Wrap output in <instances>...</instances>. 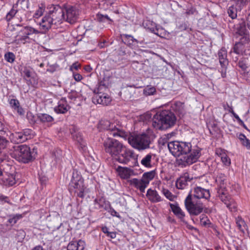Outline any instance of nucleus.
<instances>
[{
	"label": "nucleus",
	"instance_id": "obj_1",
	"mask_svg": "<svg viewBox=\"0 0 250 250\" xmlns=\"http://www.w3.org/2000/svg\"><path fill=\"white\" fill-rule=\"evenodd\" d=\"M203 188L200 187L194 188L193 194L189 193L185 200V205L190 214L197 215L202 212L203 209Z\"/></svg>",
	"mask_w": 250,
	"mask_h": 250
},
{
	"label": "nucleus",
	"instance_id": "obj_2",
	"mask_svg": "<svg viewBox=\"0 0 250 250\" xmlns=\"http://www.w3.org/2000/svg\"><path fill=\"white\" fill-rule=\"evenodd\" d=\"M225 180V176L223 174H219L216 177L215 181L218 184L217 195L230 211L235 212L237 206L234 200L228 194L224 183Z\"/></svg>",
	"mask_w": 250,
	"mask_h": 250
},
{
	"label": "nucleus",
	"instance_id": "obj_3",
	"mask_svg": "<svg viewBox=\"0 0 250 250\" xmlns=\"http://www.w3.org/2000/svg\"><path fill=\"white\" fill-rule=\"evenodd\" d=\"M39 33V31L31 26H27L22 28L19 32L18 34L14 35L12 42L16 44L21 45V44H25L31 43L34 41L29 37L30 35L33 34H37ZM12 35L10 34V31L8 30L6 31V36L12 38Z\"/></svg>",
	"mask_w": 250,
	"mask_h": 250
},
{
	"label": "nucleus",
	"instance_id": "obj_4",
	"mask_svg": "<svg viewBox=\"0 0 250 250\" xmlns=\"http://www.w3.org/2000/svg\"><path fill=\"white\" fill-rule=\"evenodd\" d=\"M13 156L18 161L23 163H28L35 158L36 153L34 149L26 145L15 146L13 147Z\"/></svg>",
	"mask_w": 250,
	"mask_h": 250
},
{
	"label": "nucleus",
	"instance_id": "obj_5",
	"mask_svg": "<svg viewBox=\"0 0 250 250\" xmlns=\"http://www.w3.org/2000/svg\"><path fill=\"white\" fill-rule=\"evenodd\" d=\"M176 120L173 113L168 110H163L154 115L152 125H173Z\"/></svg>",
	"mask_w": 250,
	"mask_h": 250
},
{
	"label": "nucleus",
	"instance_id": "obj_6",
	"mask_svg": "<svg viewBox=\"0 0 250 250\" xmlns=\"http://www.w3.org/2000/svg\"><path fill=\"white\" fill-rule=\"evenodd\" d=\"M128 142L134 148L145 150L150 147V136L147 133H143L129 138Z\"/></svg>",
	"mask_w": 250,
	"mask_h": 250
},
{
	"label": "nucleus",
	"instance_id": "obj_7",
	"mask_svg": "<svg viewBox=\"0 0 250 250\" xmlns=\"http://www.w3.org/2000/svg\"><path fill=\"white\" fill-rule=\"evenodd\" d=\"M69 188L71 190L75 189V192L77 194L78 197L82 198L84 197L85 188L83 185V180L78 171L75 169L73 171L72 179L69 184Z\"/></svg>",
	"mask_w": 250,
	"mask_h": 250
},
{
	"label": "nucleus",
	"instance_id": "obj_8",
	"mask_svg": "<svg viewBox=\"0 0 250 250\" xmlns=\"http://www.w3.org/2000/svg\"><path fill=\"white\" fill-rule=\"evenodd\" d=\"M104 147L106 153L112 156L117 157L121 151L123 145L115 139H109L104 143Z\"/></svg>",
	"mask_w": 250,
	"mask_h": 250
},
{
	"label": "nucleus",
	"instance_id": "obj_9",
	"mask_svg": "<svg viewBox=\"0 0 250 250\" xmlns=\"http://www.w3.org/2000/svg\"><path fill=\"white\" fill-rule=\"evenodd\" d=\"M49 16L53 24L58 26L65 21L64 12L58 5H52L49 7Z\"/></svg>",
	"mask_w": 250,
	"mask_h": 250
},
{
	"label": "nucleus",
	"instance_id": "obj_10",
	"mask_svg": "<svg viewBox=\"0 0 250 250\" xmlns=\"http://www.w3.org/2000/svg\"><path fill=\"white\" fill-rule=\"evenodd\" d=\"M247 19H238L234 21H229L228 26L234 33L241 36L245 35L247 32Z\"/></svg>",
	"mask_w": 250,
	"mask_h": 250
},
{
	"label": "nucleus",
	"instance_id": "obj_11",
	"mask_svg": "<svg viewBox=\"0 0 250 250\" xmlns=\"http://www.w3.org/2000/svg\"><path fill=\"white\" fill-rule=\"evenodd\" d=\"M115 159L120 163L128 164L131 160L135 161L136 158L133 151L125 148H122L121 151L117 156Z\"/></svg>",
	"mask_w": 250,
	"mask_h": 250
},
{
	"label": "nucleus",
	"instance_id": "obj_12",
	"mask_svg": "<svg viewBox=\"0 0 250 250\" xmlns=\"http://www.w3.org/2000/svg\"><path fill=\"white\" fill-rule=\"evenodd\" d=\"M62 9L64 12L65 21L70 23L76 22L79 15V10L76 7L71 5H67Z\"/></svg>",
	"mask_w": 250,
	"mask_h": 250
},
{
	"label": "nucleus",
	"instance_id": "obj_13",
	"mask_svg": "<svg viewBox=\"0 0 250 250\" xmlns=\"http://www.w3.org/2000/svg\"><path fill=\"white\" fill-rule=\"evenodd\" d=\"M218 59L221 66V73L223 78L226 76L227 66L229 61L227 59V51L224 48H222L218 52Z\"/></svg>",
	"mask_w": 250,
	"mask_h": 250
},
{
	"label": "nucleus",
	"instance_id": "obj_14",
	"mask_svg": "<svg viewBox=\"0 0 250 250\" xmlns=\"http://www.w3.org/2000/svg\"><path fill=\"white\" fill-rule=\"evenodd\" d=\"M118 175L122 179L127 180L135 175L134 171L128 167L118 166L115 168Z\"/></svg>",
	"mask_w": 250,
	"mask_h": 250
},
{
	"label": "nucleus",
	"instance_id": "obj_15",
	"mask_svg": "<svg viewBox=\"0 0 250 250\" xmlns=\"http://www.w3.org/2000/svg\"><path fill=\"white\" fill-rule=\"evenodd\" d=\"M92 102L95 104H101L103 105H107L111 102V98L107 94L99 93L95 94L92 98Z\"/></svg>",
	"mask_w": 250,
	"mask_h": 250
},
{
	"label": "nucleus",
	"instance_id": "obj_16",
	"mask_svg": "<svg viewBox=\"0 0 250 250\" xmlns=\"http://www.w3.org/2000/svg\"><path fill=\"white\" fill-rule=\"evenodd\" d=\"M1 176L2 182L6 186L11 187L16 183L17 177L14 171L12 173L5 172Z\"/></svg>",
	"mask_w": 250,
	"mask_h": 250
},
{
	"label": "nucleus",
	"instance_id": "obj_17",
	"mask_svg": "<svg viewBox=\"0 0 250 250\" xmlns=\"http://www.w3.org/2000/svg\"><path fill=\"white\" fill-rule=\"evenodd\" d=\"M192 180V177H190L189 174L186 172L177 180L176 186L178 189H184L188 186V183Z\"/></svg>",
	"mask_w": 250,
	"mask_h": 250
},
{
	"label": "nucleus",
	"instance_id": "obj_18",
	"mask_svg": "<svg viewBox=\"0 0 250 250\" xmlns=\"http://www.w3.org/2000/svg\"><path fill=\"white\" fill-rule=\"evenodd\" d=\"M128 182L130 185L139 189L141 192H144L146 188L148 186V184L142 178H133L128 180Z\"/></svg>",
	"mask_w": 250,
	"mask_h": 250
},
{
	"label": "nucleus",
	"instance_id": "obj_19",
	"mask_svg": "<svg viewBox=\"0 0 250 250\" xmlns=\"http://www.w3.org/2000/svg\"><path fill=\"white\" fill-rule=\"evenodd\" d=\"M52 19L51 18V16H46L44 17L42 20L41 22L40 23V29L41 31H39V33H46L53 25Z\"/></svg>",
	"mask_w": 250,
	"mask_h": 250
},
{
	"label": "nucleus",
	"instance_id": "obj_20",
	"mask_svg": "<svg viewBox=\"0 0 250 250\" xmlns=\"http://www.w3.org/2000/svg\"><path fill=\"white\" fill-rule=\"evenodd\" d=\"M69 108L67 101L65 98L61 99L58 103L57 106L54 107V111L58 114H64Z\"/></svg>",
	"mask_w": 250,
	"mask_h": 250
},
{
	"label": "nucleus",
	"instance_id": "obj_21",
	"mask_svg": "<svg viewBox=\"0 0 250 250\" xmlns=\"http://www.w3.org/2000/svg\"><path fill=\"white\" fill-rule=\"evenodd\" d=\"M146 196L147 199L152 203H158L162 201L163 199L158 192L151 188H149L147 190Z\"/></svg>",
	"mask_w": 250,
	"mask_h": 250
},
{
	"label": "nucleus",
	"instance_id": "obj_22",
	"mask_svg": "<svg viewBox=\"0 0 250 250\" xmlns=\"http://www.w3.org/2000/svg\"><path fill=\"white\" fill-rule=\"evenodd\" d=\"M95 208L97 209H103L105 210H108L110 207V203L104 198H101L96 199L94 201Z\"/></svg>",
	"mask_w": 250,
	"mask_h": 250
},
{
	"label": "nucleus",
	"instance_id": "obj_23",
	"mask_svg": "<svg viewBox=\"0 0 250 250\" xmlns=\"http://www.w3.org/2000/svg\"><path fill=\"white\" fill-rule=\"evenodd\" d=\"M177 157L176 164L179 167H183L193 164L192 160L190 159L188 154L181 155Z\"/></svg>",
	"mask_w": 250,
	"mask_h": 250
},
{
	"label": "nucleus",
	"instance_id": "obj_24",
	"mask_svg": "<svg viewBox=\"0 0 250 250\" xmlns=\"http://www.w3.org/2000/svg\"><path fill=\"white\" fill-rule=\"evenodd\" d=\"M71 133L73 139L79 144L83 149H84L86 146V143L83 140L81 133L77 132L74 127L71 129Z\"/></svg>",
	"mask_w": 250,
	"mask_h": 250
},
{
	"label": "nucleus",
	"instance_id": "obj_25",
	"mask_svg": "<svg viewBox=\"0 0 250 250\" xmlns=\"http://www.w3.org/2000/svg\"><path fill=\"white\" fill-rule=\"evenodd\" d=\"M85 247V242L79 240L78 241H71L67 246V250H83Z\"/></svg>",
	"mask_w": 250,
	"mask_h": 250
},
{
	"label": "nucleus",
	"instance_id": "obj_26",
	"mask_svg": "<svg viewBox=\"0 0 250 250\" xmlns=\"http://www.w3.org/2000/svg\"><path fill=\"white\" fill-rule=\"evenodd\" d=\"M155 157V154L149 153L142 158L141 161L142 165L147 168H151L153 167L152 160Z\"/></svg>",
	"mask_w": 250,
	"mask_h": 250
},
{
	"label": "nucleus",
	"instance_id": "obj_27",
	"mask_svg": "<svg viewBox=\"0 0 250 250\" xmlns=\"http://www.w3.org/2000/svg\"><path fill=\"white\" fill-rule=\"evenodd\" d=\"M179 156L187 154L191 151V145L189 143L178 142Z\"/></svg>",
	"mask_w": 250,
	"mask_h": 250
},
{
	"label": "nucleus",
	"instance_id": "obj_28",
	"mask_svg": "<svg viewBox=\"0 0 250 250\" xmlns=\"http://www.w3.org/2000/svg\"><path fill=\"white\" fill-rule=\"evenodd\" d=\"M136 124L147 125L151 122V114L147 112L137 117Z\"/></svg>",
	"mask_w": 250,
	"mask_h": 250
},
{
	"label": "nucleus",
	"instance_id": "obj_29",
	"mask_svg": "<svg viewBox=\"0 0 250 250\" xmlns=\"http://www.w3.org/2000/svg\"><path fill=\"white\" fill-rule=\"evenodd\" d=\"M10 137L12 141L16 144L22 143L27 140L21 131L11 133Z\"/></svg>",
	"mask_w": 250,
	"mask_h": 250
},
{
	"label": "nucleus",
	"instance_id": "obj_30",
	"mask_svg": "<svg viewBox=\"0 0 250 250\" xmlns=\"http://www.w3.org/2000/svg\"><path fill=\"white\" fill-rule=\"evenodd\" d=\"M207 228L208 230L213 234L218 233L216 226L209 219L208 217H204V230Z\"/></svg>",
	"mask_w": 250,
	"mask_h": 250
},
{
	"label": "nucleus",
	"instance_id": "obj_31",
	"mask_svg": "<svg viewBox=\"0 0 250 250\" xmlns=\"http://www.w3.org/2000/svg\"><path fill=\"white\" fill-rule=\"evenodd\" d=\"M170 152L174 156H179L178 141L171 142L167 144Z\"/></svg>",
	"mask_w": 250,
	"mask_h": 250
},
{
	"label": "nucleus",
	"instance_id": "obj_32",
	"mask_svg": "<svg viewBox=\"0 0 250 250\" xmlns=\"http://www.w3.org/2000/svg\"><path fill=\"white\" fill-rule=\"evenodd\" d=\"M235 222L238 229L243 233L245 232L248 229V227L244 220L240 216H238L235 218Z\"/></svg>",
	"mask_w": 250,
	"mask_h": 250
},
{
	"label": "nucleus",
	"instance_id": "obj_33",
	"mask_svg": "<svg viewBox=\"0 0 250 250\" xmlns=\"http://www.w3.org/2000/svg\"><path fill=\"white\" fill-rule=\"evenodd\" d=\"M170 208L178 218L182 219L185 217V213L181 209V208L178 206L177 204L174 205L170 204Z\"/></svg>",
	"mask_w": 250,
	"mask_h": 250
},
{
	"label": "nucleus",
	"instance_id": "obj_34",
	"mask_svg": "<svg viewBox=\"0 0 250 250\" xmlns=\"http://www.w3.org/2000/svg\"><path fill=\"white\" fill-rule=\"evenodd\" d=\"M156 175V170H151L148 172H145L142 177V178L148 184L150 181L152 180Z\"/></svg>",
	"mask_w": 250,
	"mask_h": 250
},
{
	"label": "nucleus",
	"instance_id": "obj_35",
	"mask_svg": "<svg viewBox=\"0 0 250 250\" xmlns=\"http://www.w3.org/2000/svg\"><path fill=\"white\" fill-rule=\"evenodd\" d=\"M143 24L145 28L149 30L151 32L156 34V32L158 30L155 23L150 21H146Z\"/></svg>",
	"mask_w": 250,
	"mask_h": 250
},
{
	"label": "nucleus",
	"instance_id": "obj_36",
	"mask_svg": "<svg viewBox=\"0 0 250 250\" xmlns=\"http://www.w3.org/2000/svg\"><path fill=\"white\" fill-rule=\"evenodd\" d=\"M228 14L231 19V21H234L236 20L237 17V9L233 5L230 6L228 9Z\"/></svg>",
	"mask_w": 250,
	"mask_h": 250
},
{
	"label": "nucleus",
	"instance_id": "obj_37",
	"mask_svg": "<svg viewBox=\"0 0 250 250\" xmlns=\"http://www.w3.org/2000/svg\"><path fill=\"white\" fill-rule=\"evenodd\" d=\"M238 137L242 145L245 146L248 149H250V140L247 139L246 136L242 133H240Z\"/></svg>",
	"mask_w": 250,
	"mask_h": 250
},
{
	"label": "nucleus",
	"instance_id": "obj_38",
	"mask_svg": "<svg viewBox=\"0 0 250 250\" xmlns=\"http://www.w3.org/2000/svg\"><path fill=\"white\" fill-rule=\"evenodd\" d=\"M200 151L201 149H199L198 148H196L195 149H193L192 150H191V153L188 154L190 159L192 160V163L195 162L197 159L199 158L200 156Z\"/></svg>",
	"mask_w": 250,
	"mask_h": 250
},
{
	"label": "nucleus",
	"instance_id": "obj_39",
	"mask_svg": "<svg viewBox=\"0 0 250 250\" xmlns=\"http://www.w3.org/2000/svg\"><path fill=\"white\" fill-rule=\"evenodd\" d=\"M45 5L44 4L41 3L39 4L38 8L36 9L34 14L33 15V18L36 19L39 18L43 15L45 11Z\"/></svg>",
	"mask_w": 250,
	"mask_h": 250
},
{
	"label": "nucleus",
	"instance_id": "obj_40",
	"mask_svg": "<svg viewBox=\"0 0 250 250\" xmlns=\"http://www.w3.org/2000/svg\"><path fill=\"white\" fill-rule=\"evenodd\" d=\"M38 118L42 123H51L53 121V117L47 114H41L38 116Z\"/></svg>",
	"mask_w": 250,
	"mask_h": 250
},
{
	"label": "nucleus",
	"instance_id": "obj_41",
	"mask_svg": "<svg viewBox=\"0 0 250 250\" xmlns=\"http://www.w3.org/2000/svg\"><path fill=\"white\" fill-rule=\"evenodd\" d=\"M174 106L173 109L174 110L180 114H183L185 112V105L183 103L176 102Z\"/></svg>",
	"mask_w": 250,
	"mask_h": 250
},
{
	"label": "nucleus",
	"instance_id": "obj_42",
	"mask_svg": "<svg viewBox=\"0 0 250 250\" xmlns=\"http://www.w3.org/2000/svg\"><path fill=\"white\" fill-rule=\"evenodd\" d=\"M243 49V44L241 42H237L233 48V51L231 52V54H235L239 55L242 53Z\"/></svg>",
	"mask_w": 250,
	"mask_h": 250
},
{
	"label": "nucleus",
	"instance_id": "obj_43",
	"mask_svg": "<svg viewBox=\"0 0 250 250\" xmlns=\"http://www.w3.org/2000/svg\"><path fill=\"white\" fill-rule=\"evenodd\" d=\"M96 18L99 22H104L108 21L109 23H111L112 22V20L107 15H103L99 13L96 15Z\"/></svg>",
	"mask_w": 250,
	"mask_h": 250
},
{
	"label": "nucleus",
	"instance_id": "obj_44",
	"mask_svg": "<svg viewBox=\"0 0 250 250\" xmlns=\"http://www.w3.org/2000/svg\"><path fill=\"white\" fill-rule=\"evenodd\" d=\"M22 218V215L20 214L12 215L9 216L8 222L12 225L15 224L17 221Z\"/></svg>",
	"mask_w": 250,
	"mask_h": 250
},
{
	"label": "nucleus",
	"instance_id": "obj_45",
	"mask_svg": "<svg viewBox=\"0 0 250 250\" xmlns=\"http://www.w3.org/2000/svg\"><path fill=\"white\" fill-rule=\"evenodd\" d=\"M21 132L25 136V138H26L27 140L33 137L35 134L34 131L29 128L23 129L22 131H21Z\"/></svg>",
	"mask_w": 250,
	"mask_h": 250
},
{
	"label": "nucleus",
	"instance_id": "obj_46",
	"mask_svg": "<svg viewBox=\"0 0 250 250\" xmlns=\"http://www.w3.org/2000/svg\"><path fill=\"white\" fill-rule=\"evenodd\" d=\"M143 92L146 96L152 95L156 92V89L154 86H147L144 89Z\"/></svg>",
	"mask_w": 250,
	"mask_h": 250
},
{
	"label": "nucleus",
	"instance_id": "obj_47",
	"mask_svg": "<svg viewBox=\"0 0 250 250\" xmlns=\"http://www.w3.org/2000/svg\"><path fill=\"white\" fill-rule=\"evenodd\" d=\"M4 59L7 62L13 63L15 60V55L13 53L8 52L5 54Z\"/></svg>",
	"mask_w": 250,
	"mask_h": 250
},
{
	"label": "nucleus",
	"instance_id": "obj_48",
	"mask_svg": "<svg viewBox=\"0 0 250 250\" xmlns=\"http://www.w3.org/2000/svg\"><path fill=\"white\" fill-rule=\"evenodd\" d=\"M162 192L165 197L170 201H173L175 196L172 194L168 189L163 188Z\"/></svg>",
	"mask_w": 250,
	"mask_h": 250
},
{
	"label": "nucleus",
	"instance_id": "obj_49",
	"mask_svg": "<svg viewBox=\"0 0 250 250\" xmlns=\"http://www.w3.org/2000/svg\"><path fill=\"white\" fill-rule=\"evenodd\" d=\"M9 142L3 137L0 136V154L6 147Z\"/></svg>",
	"mask_w": 250,
	"mask_h": 250
},
{
	"label": "nucleus",
	"instance_id": "obj_50",
	"mask_svg": "<svg viewBox=\"0 0 250 250\" xmlns=\"http://www.w3.org/2000/svg\"><path fill=\"white\" fill-rule=\"evenodd\" d=\"M17 12V10L16 9L14 6L11 9V10L7 14L6 16V20L7 21H10Z\"/></svg>",
	"mask_w": 250,
	"mask_h": 250
},
{
	"label": "nucleus",
	"instance_id": "obj_51",
	"mask_svg": "<svg viewBox=\"0 0 250 250\" xmlns=\"http://www.w3.org/2000/svg\"><path fill=\"white\" fill-rule=\"evenodd\" d=\"M116 0H100L102 4L105 5L106 8H108L109 6H111L114 3Z\"/></svg>",
	"mask_w": 250,
	"mask_h": 250
},
{
	"label": "nucleus",
	"instance_id": "obj_52",
	"mask_svg": "<svg viewBox=\"0 0 250 250\" xmlns=\"http://www.w3.org/2000/svg\"><path fill=\"white\" fill-rule=\"evenodd\" d=\"M106 210L109 212L112 216H116L119 218H121V216L119 215V214L116 210H115L114 209L111 208L110 205L108 209Z\"/></svg>",
	"mask_w": 250,
	"mask_h": 250
},
{
	"label": "nucleus",
	"instance_id": "obj_53",
	"mask_svg": "<svg viewBox=\"0 0 250 250\" xmlns=\"http://www.w3.org/2000/svg\"><path fill=\"white\" fill-rule=\"evenodd\" d=\"M207 42H208V44H207L208 48L206 49L207 52H205V53L207 55V57H210L212 56L211 49H210V48L211 47V42L209 41H207Z\"/></svg>",
	"mask_w": 250,
	"mask_h": 250
},
{
	"label": "nucleus",
	"instance_id": "obj_54",
	"mask_svg": "<svg viewBox=\"0 0 250 250\" xmlns=\"http://www.w3.org/2000/svg\"><path fill=\"white\" fill-rule=\"evenodd\" d=\"M9 103L11 106L14 109H16L20 105L19 101L16 99H11Z\"/></svg>",
	"mask_w": 250,
	"mask_h": 250
},
{
	"label": "nucleus",
	"instance_id": "obj_55",
	"mask_svg": "<svg viewBox=\"0 0 250 250\" xmlns=\"http://www.w3.org/2000/svg\"><path fill=\"white\" fill-rule=\"evenodd\" d=\"M221 159L223 163L226 166H229L230 164V159L228 157L227 154L223 156Z\"/></svg>",
	"mask_w": 250,
	"mask_h": 250
},
{
	"label": "nucleus",
	"instance_id": "obj_56",
	"mask_svg": "<svg viewBox=\"0 0 250 250\" xmlns=\"http://www.w3.org/2000/svg\"><path fill=\"white\" fill-rule=\"evenodd\" d=\"M215 153L220 158H221L223 156H224L226 154L225 150L220 148H217L216 149Z\"/></svg>",
	"mask_w": 250,
	"mask_h": 250
},
{
	"label": "nucleus",
	"instance_id": "obj_57",
	"mask_svg": "<svg viewBox=\"0 0 250 250\" xmlns=\"http://www.w3.org/2000/svg\"><path fill=\"white\" fill-rule=\"evenodd\" d=\"M158 144L160 146H165L168 142V141L167 140V138L164 137L163 136L161 137L158 140Z\"/></svg>",
	"mask_w": 250,
	"mask_h": 250
},
{
	"label": "nucleus",
	"instance_id": "obj_58",
	"mask_svg": "<svg viewBox=\"0 0 250 250\" xmlns=\"http://www.w3.org/2000/svg\"><path fill=\"white\" fill-rule=\"evenodd\" d=\"M10 133V131L8 130V129L5 127L4 126H0V135H8V133Z\"/></svg>",
	"mask_w": 250,
	"mask_h": 250
},
{
	"label": "nucleus",
	"instance_id": "obj_59",
	"mask_svg": "<svg viewBox=\"0 0 250 250\" xmlns=\"http://www.w3.org/2000/svg\"><path fill=\"white\" fill-rule=\"evenodd\" d=\"M81 67L80 64L78 62H76L72 64V65L70 67V70L72 72H73V70H77Z\"/></svg>",
	"mask_w": 250,
	"mask_h": 250
},
{
	"label": "nucleus",
	"instance_id": "obj_60",
	"mask_svg": "<svg viewBox=\"0 0 250 250\" xmlns=\"http://www.w3.org/2000/svg\"><path fill=\"white\" fill-rule=\"evenodd\" d=\"M228 106L229 108V111L231 112L233 115L234 117L239 121V123H242L243 124L242 125H244L243 122L239 118V116L233 111L232 107H229L228 104Z\"/></svg>",
	"mask_w": 250,
	"mask_h": 250
},
{
	"label": "nucleus",
	"instance_id": "obj_61",
	"mask_svg": "<svg viewBox=\"0 0 250 250\" xmlns=\"http://www.w3.org/2000/svg\"><path fill=\"white\" fill-rule=\"evenodd\" d=\"M237 65L242 70H246L247 68V66L246 63L242 61H239Z\"/></svg>",
	"mask_w": 250,
	"mask_h": 250
},
{
	"label": "nucleus",
	"instance_id": "obj_62",
	"mask_svg": "<svg viewBox=\"0 0 250 250\" xmlns=\"http://www.w3.org/2000/svg\"><path fill=\"white\" fill-rule=\"evenodd\" d=\"M73 76L74 80L77 82H80L83 79L82 76L79 73L73 72Z\"/></svg>",
	"mask_w": 250,
	"mask_h": 250
},
{
	"label": "nucleus",
	"instance_id": "obj_63",
	"mask_svg": "<svg viewBox=\"0 0 250 250\" xmlns=\"http://www.w3.org/2000/svg\"><path fill=\"white\" fill-rule=\"evenodd\" d=\"M0 201L4 203H9L8 197L0 194Z\"/></svg>",
	"mask_w": 250,
	"mask_h": 250
},
{
	"label": "nucleus",
	"instance_id": "obj_64",
	"mask_svg": "<svg viewBox=\"0 0 250 250\" xmlns=\"http://www.w3.org/2000/svg\"><path fill=\"white\" fill-rule=\"evenodd\" d=\"M234 1L239 7H242L245 4L246 0H234Z\"/></svg>",
	"mask_w": 250,
	"mask_h": 250
}]
</instances>
